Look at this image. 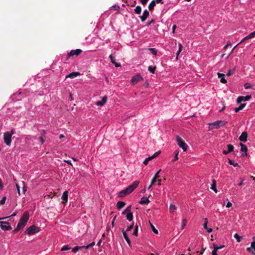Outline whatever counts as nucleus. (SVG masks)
I'll return each mask as SVG.
<instances>
[{
	"label": "nucleus",
	"instance_id": "obj_36",
	"mask_svg": "<svg viewBox=\"0 0 255 255\" xmlns=\"http://www.w3.org/2000/svg\"><path fill=\"white\" fill-rule=\"evenodd\" d=\"M234 238L237 240L238 242H240L241 241L242 237L240 236L238 234H235L234 235Z\"/></svg>",
	"mask_w": 255,
	"mask_h": 255
},
{
	"label": "nucleus",
	"instance_id": "obj_47",
	"mask_svg": "<svg viewBox=\"0 0 255 255\" xmlns=\"http://www.w3.org/2000/svg\"><path fill=\"white\" fill-rule=\"evenodd\" d=\"M150 160H151V158H150V156L149 157H147L146 158L143 162V163L145 165H147L148 163V161Z\"/></svg>",
	"mask_w": 255,
	"mask_h": 255
},
{
	"label": "nucleus",
	"instance_id": "obj_35",
	"mask_svg": "<svg viewBox=\"0 0 255 255\" xmlns=\"http://www.w3.org/2000/svg\"><path fill=\"white\" fill-rule=\"evenodd\" d=\"M25 233L28 235H32V226H30L25 231Z\"/></svg>",
	"mask_w": 255,
	"mask_h": 255
},
{
	"label": "nucleus",
	"instance_id": "obj_13",
	"mask_svg": "<svg viewBox=\"0 0 255 255\" xmlns=\"http://www.w3.org/2000/svg\"><path fill=\"white\" fill-rule=\"evenodd\" d=\"M248 133L246 131H244L242 133L239 137V140L242 142H246L247 141Z\"/></svg>",
	"mask_w": 255,
	"mask_h": 255
},
{
	"label": "nucleus",
	"instance_id": "obj_38",
	"mask_svg": "<svg viewBox=\"0 0 255 255\" xmlns=\"http://www.w3.org/2000/svg\"><path fill=\"white\" fill-rule=\"evenodd\" d=\"M235 70L236 69L235 68L229 70L228 73L227 74V75L228 76H231V75L235 73Z\"/></svg>",
	"mask_w": 255,
	"mask_h": 255
},
{
	"label": "nucleus",
	"instance_id": "obj_49",
	"mask_svg": "<svg viewBox=\"0 0 255 255\" xmlns=\"http://www.w3.org/2000/svg\"><path fill=\"white\" fill-rule=\"evenodd\" d=\"M109 58H110L112 63H115V62L116 61V60H115V58L114 57V56H113L112 54H111L109 56Z\"/></svg>",
	"mask_w": 255,
	"mask_h": 255
},
{
	"label": "nucleus",
	"instance_id": "obj_21",
	"mask_svg": "<svg viewBox=\"0 0 255 255\" xmlns=\"http://www.w3.org/2000/svg\"><path fill=\"white\" fill-rule=\"evenodd\" d=\"M217 75H218V77L219 78H221L220 82L221 83H224V84H225L227 83V80L224 78V75L223 74H221V73H218Z\"/></svg>",
	"mask_w": 255,
	"mask_h": 255
},
{
	"label": "nucleus",
	"instance_id": "obj_32",
	"mask_svg": "<svg viewBox=\"0 0 255 255\" xmlns=\"http://www.w3.org/2000/svg\"><path fill=\"white\" fill-rule=\"evenodd\" d=\"M138 226L136 224L134 227V231L133 232V235L137 236L138 235Z\"/></svg>",
	"mask_w": 255,
	"mask_h": 255
},
{
	"label": "nucleus",
	"instance_id": "obj_5",
	"mask_svg": "<svg viewBox=\"0 0 255 255\" xmlns=\"http://www.w3.org/2000/svg\"><path fill=\"white\" fill-rule=\"evenodd\" d=\"M227 122L224 121H217L213 123L210 124V126H214L216 128H219L221 127L225 126Z\"/></svg>",
	"mask_w": 255,
	"mask_h": 255
},
{
	"label": "nucleus",
	"instance_id": "obj_4",
	"mask_svg": "<svg viewBox=\"0 0 255 255\" xmlns=\"http://www.w3.org/2000/svg\"><path fill=\"white\" fill-rule=\"evenodd\" d=\"M4 141L7 145H10L11 142V134L9 132H6L4 133Z\"/></svg>",
	"mask_w": 255,
	"mask_h": 255
},
{
	"label": "nucleus",
	"instance_id": "obj_48",
	"mask_svg": "<svg viewBox=\"0 0 255 255\" xmlns=\"http://www.w3.org/2000/svg\"><path fill=\"white\" fill-rule=\"evenodd\" d=\"M96 105L97 106H103L104 105V103L102 102V101H98L96 103Z\"/></svg>",
	"mask_w": 255,
	"mask_h": 255
},
{
	"label": "nucleus",
	"instance_id": "obj_34",
	"mask_svg": "<svg viewBox=\"0 0 255 255\" xmlns=\"http://www.w3.org/2000/svg\"><path fill=\"white\" fill-rule=\"evenodd\" d=\"M130 208H131V206H129L122 213V214L123 215H125L126 214H128V213H131L130 212Z\"/></svg>",
	"mask_w": 255,
	"mask_h": 255
},
{
	"label": "nucleus",
	"instance_id": "obj_16",
	"mask_svg": "<svg viewBox=\"0 0 255 255\" xmlns=\"http://www.w3.org/2000/svg\"><path fill=\"white\" fill-rule=\"evenodd\" d=\"M240 145L241 147V151L242 152V155H247V151L248 150L247 146L242 143H240Z\"/></svg>",
	"mask_w": 255,
	"mask_h": 255
},
{
	"label": "nucleus",
	"instance_id": "obj_33",
	"mask_svg": "<svg viewBox=\"0 0 255 255\" xmlns=\"http://www.w3.org/2000/svg\"><path fill=\"white\" fill-rule=\"evenodd\" d=\"M176 209V207L173 204H171L169 206V211L170 212L173 213Z\"/></svg>",
	"mask_w": 255,
	"mask_h": 255
},
{
	"label": "nucleus",
	"instance_id": "obj_39",
	"mask_svg": "<svg viewBox=\"0 0 255 255\" xmlns=\"http://www.w3.org/2000/svg\"><path fill=\"white\" fill-rule=\"evenodd\" d=\"M39 231L40 228L39 227H37L33 225V234L38 232Z\"/></svg>",
	"mask_w": 255,
	"mask_h": 255
},
{
	"label": "nucleus",
	"instance_id": "obj_50",
	"mask_svg": "<svg viewBox=\"0 0 255 255\" xmlns=\"http://www.w3.org/2000/svg\"><path fill=\"white\" fill-rule=\"evenodd\" d=\"M228 149H229V151H233L234 149V146L231 144H229L227 145Z\"/></svg>",
	"mask_w": 255,
	"mask_h": 255
},
{
	"label": "nucleus",
	"instance_id": "obj_25",
	"mask_svg": "<svg viewBox=\"0 0 255 255\" xmlns=\"http://www.w3.org/2000/svg\"><path fill=\"white\" fill-rule=\"evenodd\" d=\"M134 11L136 14H139L141 13V7L140 5H137L134 9Z\"/></svg>",
	"mask_w": 255,
	"mask_h": 255
},
{
	"label": "nucleus",
	"instance_id": "obj_53",
	"mask_svg": "<svg viewBox=\"0 0 255 255\" xmlns=\"http://www.w3.org/2000/svg\"><path fill=\"white\" fill-rule=\"evenodd\" d=\"M107 101V97L106 96H104L102 98V102L104 103V105L106 103Z\"/></svg>",
	"mask_w": 255,
	"mask_h": 255
},
{
	"label": "nucleus",
	"instance_id": "obj_22",
	"mask_svg": "<svg viewBox=\"0 0 255 255\" xmlns=\"http://www.w3.org/2000/svg\"><path fill=\"white\" fill-rule=\"evenodd\" d=\"M125 204H125V203L124 202L119 201L117 203V208L119 210H120V209H121L122 208H123L125 206Z\"/></svg>",
	"mask_w": 255,
	"mask_h": 255
},
{
	"label": "nucleus",
	"instance_id": "obj_29",
	"mask_svg": "<svg viewBox=\"0 0 255 255\" xmlns=\"http://www.w3.org/2000/svg\"><path fill=\"white\" fill-rule=\"evenodd\" d=\"M186 224H187V220L185 219H183L182 220V225H181V230H183L185 228V227L186 226Z\"/></svg>",
	"mask_w": 255,
	"mask_h": 255
},
{
	"label": "nucleus",
	"instance_id": "obj_14",
	"mask_svg": "<svg viewBox=\"0 0 255 255\" xmlns=\"http://www.w3.org/2000/svg\"><path fill=\"white\" fill-rule=\"evenodd\" d=\"M80 75V73L79 72H72L71 73H70L69 74L67 75L65 77V79H67V78H74L76 77H77L78 76H79Z\"/></svg>",
	"mask_w": 255,
	"mask_h": 255
},
{
	"label": "nucleus",
	"instance_id": "obj_30",
	"mask_svg": "<svg viewBox=\"0 0 255 255\" xmlns=\"http://www.w3.org/2000/svg\"><path fill=\"white\" fill-rule=\"evenodd\" d=\"M155 69H156V66H149L148 67V71L151 73H154Z\"/></svg>",
	"mask_w": 255,
	"mask_h": 255
},
{
	"label": "nucleus",
	"instance_id": "obj_46",
	"mask_svg": "<svg viewBox=\"0 0 255 255\" xmlns=\"http://www.w3.org/2000/svg\"><path fill=\"white\" fill-rule=\"evenodd\" d=\"M6 199V196H3L0 201V204L1 205H3L5 202Z\"/></svg>",
	"mask_w": 255,
	"mask_h": 255
},
{
	"label": "nucleus",
	"instance_id": "obj_59",
	"mask_svg": "<svg viewBox=\"0 0 255 255\" xmlns=\"http://www.w3.org/2000/svg\"><path fill=\"white\" fill-rule=\"evenodd\" d=\"M178 152H177L176 153V154L175 155L174 158L172 160V161H174L178 159Z\"/></svg>",
	"mask_w": 255,
	"mask_h": 255
},
{
	"label": "nucleus",
	"instance_id": "obj_28",
	"mask_svg": "<svg viewBox=\"0 0 255 255\" xmlns=\"http://www.w3.org/2000/svg\"><path fill=\"white\" fill-rule=\"evenodd\" d=\"M127 219L128 221H131L133 219V215L132 213H128L127 215Z\"/></svg>",
	"mask_w": 255,
	"mask_h": 255
},
{
	"label": "nucleus",
	"instance_id": "obj_56",
	"mask_svg": "<svg viewBox=\"0 0 255 255\" xmlns=\"http://www.w3.org/2000/svg\"><path fill=\"white\" fill-rule=\"evenodd\" d=\"M155 22V20L154 19H152L147 24V26H149V25H150L152 23H154Z\"/></svg>",
	"mask_w": 255,
	"mask_h": 255
},
{
	"label": "nucleus",
	"instance_id": "obj_23",
	"mask_svg": "<svg viewBox=\"0 0 255 255\" xmlns=\"http://www.w3.org/2000/svg\"><path fill=\"white\" fill-rule=\"evenodd\" d=\"M246 105V104H241L239 107L234 109L235 112L236 113L239 112L240 111L243 110L245 108Z\"/></svg>",
	"mask_w": 255,
	"mask_h": 255
},
{
	"label": "nucleus",
	"instance_id": "obj_27",
	"mask_svg": "<svg viewBox=\"0 0 255 255\" xmlns=\"http://www.w3.org/2000/svg\"><path fill=\"white\" fill-rule=\"evenodd\" d=\"M211 189L215 191L216 193L217 192L218 190L216 188V182L214 180H213V183L211 185Z\"/></svg>",
	"mask_w": 255,
	"mask_h": 255
},
{
	"label": "nucleus",
	"instance_id": "obj_20",
	"mask_svg": "<svg viewBox=\"0 0 255 255\" xmlns=\"http://www.w3.org/2000/svg\"><path fill=\"white\" fill-rule=\"evenodd\" d=\"M213 250L212 252V255H218V248H217V245L216 244H213Z\"/></svg>",
	"mask_w": 255,
	"mask_h": 255
},
{
	"label": "nucleus",
	"instance_id": "obj_26",
	"mask_svg": "<svg viewBox=\"0 0 255 255\" xmlns=\"http://www.w3.org/2000/svg\"><path fill=\"white\" fill-rule=\"evenodd\" d=\"M62 199L64 201H67L68 200V191H65L63 192L62 196Z\"/></svg>",
	"mask_w": 255,
	"mask_h": 255
},
{
	"label": "nucleus",
	"instance_id": "obj_62",
	"mask_svg": "<svg viewBox=\"0 0 255 255\" xmlns=\"http://www.w3.org/2000/svg\"><path fill=\"white\" fill-rule=\"evenodd\" d=\"M232 206V203L230 202V201H229L227 204H226V207H231V206Z\"/></svg>",
	"mask_w": 255,
	"mask_h": 255
},
{
	"label": "nucleus",
	"instance_id": "obj_19",
	"mask_svg": "<svg viewBox=\"0 0 255 255\" xmlns=\"http://www.w3.org/2000/svg\"><path fill=\"white\" fill-rule=\"evenodd\" d=\"M156 2L154 0H152L148 5V9L150 11H152L154 9L155 6L156 5Z\"/></svg>",
	"mask_w": 255,
	"mask_h": 255
},
{
	"label": "nucleus",
	"instance_id": "obj_61",
	"mask_svg": "<svg viewBox=\"0 0 255 255\" xmlns=\"http://www.w3.org/2000/svg\"><path fill=\"white\" fill-rule=\"evenodd\" d=\"M148 0H139V1L141 2V3L143 5H145Z\"/></svg>",
	"mask_w": 255,
	"mask_h": 255
},
{
	"label": "nucleus",
	"instance_id": "obj_1",
	"mask_svg": "<svg viewBox=\"0 0 255 255\" xmlns=\"http://www.w3.org/2000/svg\"><path fill=\"white\" fill-rule=\"evenodd\" d=\"M176 141L178 145L184 151H186L188 145L178 135L176 136Z\"/></svg>",
	"mask_w": 255,
	"mask_h": 255
},
{
	"label": "nucleus",
	"instance_id": "obj_15",
	"mask_svg": "<svg viewBox=\"0 0 255 255\" xmlns=\"http://www.w3.org/2000/svg\"><path fill=\"white\" fill-rule=\"evenodd\" d=\"M28 219V214L27 212H24L21 217L20 221L21 222L24 223L25 224L26 223L27 220Z\"/></svg>",
	"mask_w": 255,
	"mask_h": 255
},
{
	"label": "nucleus",
	"instance_id": "obj_51",
	"mask_svg": "<svg viewBox=\"0 0 255 255\" xmlns=\"http://www.w3.org/2000/svg\"><path fill=\"white\" fill-rule=\"evenodd\" d=\"M244 86H245V89H249L252 87V85L250 83H247L245 84Z\"/></svg>",
	"mask_w": 255,
	"mask_h": 255
},
{
	"label": "nucleus",
	"instance_id": "obj_3",
	"mask_svg": "<svg viewBox=\"0 0 255 255\" xmlns=\"http://www.w3.org/2000/svg\"><path fill=\"white\" fill-rule=\"evenodd\" d=\"M138 184L139 182L135 181L132 184L127 187L126 189L128 193L129 194L131 193L138 186Z\"/></svg>",
	"mask_w": 255,
	"mask_h": 255
},
{
	"label": "nucleus",
	"instance_id": "obj_44",
	"mask_svg": "<svg viewBox=\"0 0 255 255\" xmlns=\"http://www.w3.org/2000/svg\"><path fill=\"white\" fill-rule=\"evenodd\" d=\"M250 39V38H248V36L245 37L239 43H238L237 45H236L234 48L233 49L232 51L239 44H240L241 43H242V42H243L244 40H246V39Z\"/></svg>",
	"mask_w": 255,
	"mask_h": 255
},
{
	"label": "nucleus",
	"instance_id": "obj_9",
	"mask_svg": "<svg viewBox=\"0 0 255 255\" xmlns=\"http://www.w3.org/2000/svg\"><path fill=\"white\" fill-rule=\"evenodd\" d=\"M82 52V50L80 49H77L76 50H72L68 54V57L73 56H78Z\"/></svg>",
	"mask_w": 255,
	"mask_h": 255
},
{
	"label": "nucleus",
	"instance_id": "obj_54",
	"mask_svg": "<svg viewBox=\"0 0 255 255\" xmlns=\"http://www.w3.org/2000/svg\"><path fill=\"white\" fill-rule=\"evenodd\" d=\"M40 141V144L42 145L44 142V139L42 136H40L39 138Z\"/></svg>",
	"mask_w": 255,
	"mask_h": 255
},
{
	"label": "nucleus",
	"instance_id": "obj_12",
	"mask_svg": "<svg viewBox=\"0 0 255 255\" xmlns=\"http://www.w3.org/2000/svg\"><path fill=\"white\" fill-rule=\"evenodd\" d=\"M25 224H25L24 223L21 222L20 221H19L16 226V228L13 230V233H17L21 228H23L25 226Z\"/></svg>",
	"mask_w": 255,
	"mask_h": 255
},
{
	"label": "nucleus",
	"instance_id": "obj_17",
	"mask_svg": "<svg viewBox=\"0 0 255 255\" xmlns=\"http://www.w3.org/2000/svg\"><path fill=\"white\" fill-rule=\"evenodd\" d=\"M149 202V200L148 198L146 197H143L141 198L140 201H139V203L140 204H147Z\"/></svg>",
	"mask_w": 255,
	"mask_h": 255
},
{
	"label": "nucleus",
	"instance_id": "obj_64",
	"mask_svg": "<svg viewBox=\"0 0 255 255\" xmlns=\"http://www.w3.org/2000/svg\"><path fill=\"white\" fill-rule=\"evenodd\" d=\"M116 67H119L121 66V64L120 63H117L116 61L115 62V63H113Z\"/></svg>",
	"mask_w": 255,
	"mask_h": 255
},
{
	"label": "nucleus",
	"instance_id": "obj_6",
	"mask_svg": "<svg viewBox=\"0 0 255 255\" xmlns=\"http://www.w3.org/2000/svg\"><path fill=\"white\" fill-rule=\"evenodd\" d=\"M142 77L139 74H136L131 79V83L134 85L142 80Z\"/></svg>",
	"mask_w": 255,
	"mask_h": 255
},
{
	"label": "nucleus",
	"instance_id": "obj_37",
	"mask_svg": "<svg viewBox=\"0 0 255 255\" xmlns=\"http://www.w3.org/2000/svg\"><path fill=\"white\" fill-rule=\"evenodd\" d=\"M80 248H81V247L76 246V247H75L74 248H73V249H72V252L73 253L75 254V253H76L79 251V250Z\"/></svg>",
	"mask_w": 255,
	"mask_h": 255
},
{
	"label": "nucleus",
	"instance_id": "obj_63",
	"mask_svg": "<svg viewBox=\"0 0 255 255\" xmlns=\"http://www.w3.org/2000/svg\"><path fill=\"white\" fill-rule=\"evenodd\" d=\"M156 181V178H155V177H153V179L151 180L150 184H151V185H153L155 182Z\"/></svg>",
	"mask_w": 255,
	"mask_h": 255
},
{
	"label": "nucleus",
	"instance_id": "obj_57",
	"mask_svg": "<svg viewBox=\"0 0 255 255\" xmlns=\"http://www.w3.org/2000/svg\"><path fill=\"white\" fill-rule=\"evenodd\" d=\"M155 1V2H156V3H164V1H163V0H154Z\"/></svg>",
	"mask_w": 255,
	"mask_h": 255
},
{
	"label": "nucleus",
	"instance_id": "obj_52",
	"mask_svg": "<svg viewBox=\"0 0 255 255\" xmlns=\"http://www.w3.org/2000/svg\"><path fill=\"white\" fill-rule=\"evenodd\" d=\"M107 101V97L106 96H104L102 98V102L104 103V105L106 103Z\"/></svg>",
	"mask_w": 255,
	"mask_h": 255
},
{
	"label": "nucleus",
	"instance_id": "obj_24",
	"mask_svg": "<svg viewBox=\"0 0 255 255\" xmlns=\"http://www.w3.org/2000/svg\"><path fill=\"white\" fill-rule=\"evenodd\" d=\"M128 192L126 191V189H125L124 190H123L121 191L119 193V196L121 197H124L125 196H126V195H128Z\"/></svg>",
	"mask_w": 255,
	"mask_h": 255
},
{
	"label": "nucleus",
	"instance_id": "obj_2",
	"mask_svg": "<svg viewBox=\"0 0 255 255\" xmlns=\"http://www.w3.org/2000/svg\"><path fill=\"white\" fill-rule=\"evenodd\" d=\"M138 184L139 182L135 181L132 184L127 187L126 189L128 193L129 194L131 193L138 186Z\"/></svg>",
	"mask_w": 255,
	"mask_h": 255
},
{
	"label": "nucleus",
	"instance_id": "obj_40",
	"mask_svg": "<svg viewBox=\"0 0 255 255\" xmlns=\"http://www.w3.org/2000/svg\"><path fill=\"white\" fill-rule=\"evenodd\" d=\"M70 249H71V248L70 247H69V246L65 245L62 247L61 251H68V250H70Z\"/></svg>",
	"mask_w": 255,
	"mask_h": 255
},
{
	"label": "nucleus",
	"instance_id": "obj_41",
	"mask_svg": "<svg viewBox=\"0 0 255 255\" xmlns=\"http://www.w3.org/2000/svg\"><path fill=\"white\" fill-rule=\"evenodd\" d=\"M150 223V226L152 229V231L155 233V234H158V230L157 229H155V228L154 227V226L150 223Z\"/></svg>",
	"mask_w": 255,
	"mask_h": 255
},
{
	"label": "nucleus",
	"instance_id": "obj_8",
	"mask_svg": "<svg viewBox=\"0 0 255 255\" xmlns=\"http://www.w3.org/2000/svg\"><path fill=\"white\" fill-rule=\"evenodd\" d=\"M251 98V95H248L246 96H239L237 100V102L238 104L241 103L243 101H249Z\"/></svg>",
	"mask_w": 255,
	"mask_h": 255
},
{
	"label": "nucleus",
	"instance_id": "obj_7",
	"mask_svg": "<svg viewBox=\"0 0 255 255\" xmlns=\"http://www.w3.org/2000/svg\"><path fill=\"white\" fill-rule=\"evenodd\" d=\"M0 227L2 230L8 231L11 229L9 223L5 222H0Z\"/></svg>",
	"mask_w": 255,
	"mask_h": 255
},
{
	"label": "nucleus",
	"instance_id": "obj_43",
	"mask_svg": "<svg viewBox=\"0 0 255 255\" xmlns=\"http://www.w3.org/2000/svg\"><path fill=\"white\" fill-rule=\"evenodd\" d=\"M160 153V151H158L156 152H155L152 156H150V158L153 159L154 157L157 156Z\"/></svg>",
	"mask_w": 255,
	"mask_h": 255
},
{
	"label": "nucleus",
	"instance_id": "obj_55",
	"mask_svg": "<svg viewBox=\"0 0 255 255\" xmlns=\"http://www.w3.org/2000/svg\"><path fill=\"white\" fill-rule=\"evenodd\" d=\"M133 226V224H132V225H130V226H128V227H127V228L126 231H130V230L132 229Z\"/></svg>",
	"mask_w": 255,
	"mask_h": 255
},
{
	"label": "nucleus",
	"instance_id": "obj_60",
	"mask_svg": "<svg viewBox=\"0 0 255 255\" xmlns=\"http://www.w3.org/2000/svg\"><path fill=\"white\" fill-rule=\"evenodd\" d=\"M161 171V169H159L154 175V177H155V178H157L158 177V175H159V172H160Z\"/></svg>",
	"mask_w": 255,
	"mask_h": 255
},
{
	"label": "nucleus",
	"instance_id": "obj_18",
	"mask_svg": "<svg viewBox=\"0 0 255 255\" xmlns=\"http://www.w3.org/2000/svg\"><path fill=\"white\" fill-rule=\"evenodd\" d=\"M122 233H123V234L125 239L127 241L128 245L130 246V239H129L128 237V236L126 231L123 230L122 231Z\"/></svg>",
	"mask_w": 255,
	"mask_h": 255
},
{
	"label": "nucleus",
	"instance_id": "obj_42",
	"mask_svg": "<svg viewBox=\"0 0 255 255\" xmlns=\"http://www.w3.org/2000/svg\"><path fill=\"white\" fill-rule=\"evenodd\" d=\"M149 50L151 52V53L154 55H156L157 54V51L156 49H155V48H151L149 49Z\"/></svg>",
	"mask_w": 255,
	"mask_h": 255
},
{
	"label": "nucleus",
	"instance_id": "obj_45",
	"mask_svg": "<svg viewBox=\"0 0 255 255\" xmlns=\"http://www.w3.org/2000/svg\"><path fill=\"white\" fill-rule=\"evenodd\" d=\"M248 37L250 38H253L255 37V31L251 32L248 35Z\"/></svg>",
	"mask_w": 255,
	"mask_h": 255
},
{
	"label": "nucleus",
	"instance_id": "obj_31",
	"mask_svg": "<svg viewBox=\"0 0 255 255\" xmlns=\"http://www.w3.org/2000/svg\"><path fill=\"white\" fill-rule=\"evenodd\" d=\"M229 163L230 165H232L235 167L239 166V164L237 162H235L230 159H229Z\"/></svg>",
	"mask_w": 255,
	"mask_h": 255
},
{
	"label": "nucleus",
	"instance_id": "obj_58",
	"mask_svg": "<svg viewBox=\"0 0 255 255\" xmlns=\"http://www.w3.org/2000/svg\"><path fill=\"white\" fill-rule=\"evenodd\" d=\"M178 47H179V49H178V52H181V51H182V45L181 43H178Z\"/></svg>",
	"mask_w": 255,
	"mask_h": 255
},
{
	"label": "nucleus",
	"instance_id": "obj_11",
	"mask_svg": "<svg viewBox=\"0 0 255 255\" xmlns=\"http://www.w3.org/2000/svg\"><path fill=\"white\" fill-rule=\"evenodd\" d=\"M247 250L253 255H255V241L252 242L251 247L247 248Z\"/></svg>",
	"mask_w": 255,
	"mask_h": 255
},
{
	"label": "nucleus",
	"instance_id": "obj_10",
	"mask_svg": "<svg viewBox=\"0 0 255 255\" xmlns=\"http://www.w3.org/2000/svg\"><path fill=\"white\" fill-rule=\"evenodd\" d=\"M149 15V12L148 10L144 9L142 15L140 16V19L142 22H144Z\"/></svg>",
	"mask_w": 255,
	"mask_h": 255
}]
</instances>
